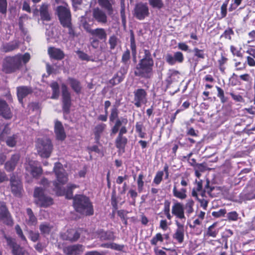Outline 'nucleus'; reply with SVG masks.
I'll return each instance as SVG.
<instances>
[{
    "label": "nucleus",
    "mask_w": 255,
    "mask_h": 255,
    "mask_svg": "<svg viewBox=\"0 0 255 255\" xmlns=\"http://www.w3.org/2000/svg\"><path fill=\"white\" fill-rule=\"evenodd\" d=\"M163 176V172L162 171H158L153 179V183L156 185H158L162 180Z\"/></svg>",
    "instance_id": "obj_49"
},
{
    "label": "nucleus",
    "mask_w": 255,
    "mask_h": 255,
    "mask_svg": "<svg viewBox=\"0 0 255 255\" xmlns=\"http://www.w3.org/2000/svg\"><path fill=\"white\" fill-rule=\"evenodd\" d=\"M35 203L40 207H47L53 204L52 199L44 193L42 188L36 187L34 192Z\"/></svg>",
    "instance_id": "obj_6"
},
{
    "label": "nucleus",
    "mask_w": 255,
    "mask_h": 255,
    "mask_svg": "<svg viewBox=\"0 0 255 255\" xmlns=\"http://www.w3.org/2000/svg\"><path fill=\"white\" fill-rule=\"evenodd\" d=\"M52 228V226L48 223H42L39 226V230L42 234H49Z\"/></svg>",
    "instance_id": "obj_36"
},
{
    "label": "nucleus",
    "mask_w": 255,
    "mask_h": 255,
    "mask_svg": "<svg viewBox=\"0 0 255 255\" xmlns=\"http://www.w3.org/2000/svg\"><path fill=\"white\" fill-rule=\"evenodd\" d=\"M149 5L153 8L161 9L164 6L162 0H148Z\"/></svg>",
    "instance_id": "obj_34"
},
{
    "label": "nucleus",
    "mask_w": 255,
    "mask_h": 255,
    "mask_svg": "<svg viewBox=\"0 0 255 255\" xmlns=\"http://www.w3.org/2000/svg\"><path fill=\"white\" fill-rule=\"evenodd\" d=\"M176 224L177 228L173 235V238L177 240L179 243H182L184 241V225L180 224L178 221L176 222Z\"/></svg>",
    "instance_id": "obj_20"
},
{
    "label": "nucleus",
    "mask_w": 255,
    "mask_h": 255,
    "mask_svg": "<svg viewBox=\"0 0 255 255\" xmlns=\"http://www.w3.org/2000/svg\"><path fill=\"white\" fill-rule=\"evenodd\" d=\"M172 214L180 219H185L184 208L183 204L176 202L172 207Z\"/></svg>",
    "instance_id": "obj_18"
},
{
    "label": "nucleus",
    "mask_w": 255,
    "mask_h": 255,
    "mask_svg": "<svg viewBox=\"0 0 255 255\" xmlns=\"http://www.w3.org/2000/svg\"><path fill=\"white\" fill-rule=\"evenodd\" d=\"M106 125L104 124H100L96 126L95 128L94 133L96 138L98 139L100 138V134L104 131Z\"/></svg>",
    "instance_id": "obj_35"
},
{
    "label": "nucleus",
    "mask_w": 255,
    "mask_h": 255,
    "mask_svg": "<svg viewBox=\"0 0 255 255\" xmlns=\"http://www.w3.org/2000/svg\"><path fill=\"white\" fill-rule=\"evenodd\" d=\"M20 156L18 154L12 155L10 159L5 163L4 168L7 171H13L19 160Z\"/></svg>",
    "instance_id": "obj_21"
},
{
    "label": "nucleus",
    "mask_w": 255,
    "mask_h": 255,
    "mask_svg": "<svg viewBox=\"0 0 255 255\" xmlns=\"http://www.w3.org/2000/svg\"><path fill=\"white\" fill-rule=\"evenodd\" d=\"M68 81L73 90L77 93H80L81 90L80 82L73 78H69Z\"/></svg>",
    "instance_id": "obj_31"
},
{
    "label": "nucleus",
    "mask_w": 255,
    "mask_h": 255,
    "mask_svg": "<svg viewBox=\"0 0 255 255\" xmlns=\"http://www.w3.org/2000/svg\"><path fill=\"white\" fill-rule=\"evenodd\" d=\"M242 0H234V3L231 4L229 8V11H232L236 9L237 7L241 4Z\"/></svg>",
    "instance_id": "obj_60"
},
{
    "label": "nucleus",
    "mask_w": 255,
    "mask_h": 255,
    "mask_svg": "<svg viewBox=\"0 0 255 255\" xmlns=\"http://www.w3.org/2000/svg\"><path fill=\"white\" fill-rule=\"evenodd\" d=\"M17 137V136L16 134L8 136L6 140L7 145L10 147L14 146L16 143Z\"/></svg>",
    "instance_id": "obj_42"
},
{
    "label": "nucleus",
    "mask_w": 255,
    "mask_h": 255,
    "mask_svg": "<svg viewBox=\"0 0 255 255\" xmlns=\"http://www.w3.org/2000/svg\"><path fill=\"white\" fill-rule=\"evenodd\" d=\"M80 235V233L79 230L69 229L66 232L62 234L61 237L64 240L74 242L79 238Z\"/></svg>",
    "instance_id": "obj_16"
},
{
    "label": "nucleus",
    "mask_w": 255,
    "mask_h": 255,
    "mask_svg": "<svg viewBox=\"0 0 255 255\" xmlns=\"http://www.w3.org/2000/svg\"><path fill=\"white\" fill-rule=\"evenodd\" d=\"M194 204V202L192 199H189L187 201L185 207H184L187 214H190L193 213L194 211L193 208Z\"/></svg>",
    "instance_id": "obj_39"
},
{
    "label": "nucleus",
    "mask_w": 255,
    "mask_h": 255,
    "mask_svg": "<svg viewBox=\"0 0 255 255\" xmlns=\"http://www.w3.org/2000/svg\"><path fill=\"white\" fill-rule=\"evenodd\" d=\"M82 246L77 245L68 246L64 249V252L67 255H77L82 251Z\"/></svg>",
    "instance_id": "obj_26"
},
{
    "label": "nucleus",
    "mask_w": 255,
    "mask_h": 255,
    "mask_svg": "<svg viewBox=\"0 0 255 255\" xmlns=\"http://www.w3.org/2000/svg\"><path fill=\"white\" fill-rule=\"evenodd\" d=\"M11 192L15 196L20 197L23 191L22 185L20 178L12 174L10 177Z\"/></svg>",
    "instance_id": "obj_10"
},
{
    "label": "nucleus",
    "mask_w": 255,
    "mask_h": 255,
    "mask_svg": "<svg viewBox=\"0 0 255 255\" xmlns=\"http://www.w3.org/2000/svg\"><path fill=\"white\" fill-rule=\"evenodd\" d=\"M5 239L7 245L12 249L13 255H23V249L15 242V240L10 237H5Z\"/></svg>",
    "instance_id": "obj_15"
},
{
    "label": "nucleus",
    "mask_w": 255,
    "mask_h": 255,
    "mask_svg": "<svg viewBox=\"0 0 255 255\" xmlns=\"http://www.w3.org/2000/svg\"><path fill=\"white\" fill-rule=\"evenodd\" d=\"M75 210L84 215H92L94 213L92 205L88 198L83 195H77L73 199Z\"/></svg>",
    "instance_id": "obj_3"
},
{
    "label": "nucleus",
    "mask_w": 255,
    "mask_h": 255,
    "mask_svg": "<svg viewBox=\"0 0 255 255\" xmlns=\"http://www.w3.org/2000/svg\"><path fill=\"white\" fill-rule=\"evenodd\" d=\"M128 142V139L124 136H118L116 139L115 144L117 148L124 149Z\"/></svg>",
    "instance_id": "obj_29"
},
{
    "label": "nucleus",
    "mask_w": 255,
    "mask_h": 255,
    "mask_svg": "<svg viewBox=\"0 0 255 255\" xmlns=\"http://www.w3.org/2000/svg\"><path fill=\"white\" fill-rule=\"evenodd\" d=\"M54 132L58 140H63L66 138V133L62 123L56 121L55 122Z\"/></svg>",
    "instance_id": "obj_19"
},
{
    "label": "nucleus",
    "mask_w": 255,
    "mask_h": 255,
    "mask_svg": "<svg viewBox=\"0 0 255 255\" xmlns=\"http://www.w3.org/2000/svg\"><path fill=\"white\" fill-rule=\"evenodd\" d=\"M0 116L3 118L9 119L12 114L9 106L5 101L0 99Z\"/></svg>",
    "instance_id": "obj_17"
},
{
    "label": "nucleus",
    "mask_w": 255,
    "mask_h": 255,
    "mask_svg": "<svg viewBox=\"0 0 255 255\" xmlns=\"http://www.w3.org/2000/svg\"><path fill=\"white\" fill-rule=\"evenodd\" d=\"M130 48L132 51V53L134 55L136 54V44L135 42V39L134 34L132 31H130Z\"/></svg>",
    "instance_id": "obj_41"
},
{
    "label": "nucleus",
    "mask_w": 255,
    "mask_h": 255,
    "mask_svg": "<svg viewBox=\"0 0 255 255\" xmlns=\"http://www.w3.org/2000/svg\"><path fill=\"white\" fill-rule=\"evenodd\" d=\"M120 13L122 23L124 25H125L126 23V17L125 14V5L123 2V0H121V9Z\"/></svg>",
    "instance_id": "obj_47"
},
{
    "label": "nucleus",
    "mask_w": 255,
    "mask_h": 255,
    "mask_svg": "<svg viewBox=\"0 0 255 255\" xmlns=\"http://www.w3.org/2000/svg\"><path fill=\"white\" fill-rule=\"evenodd\" d=\"M133 93L134 104L136 107H140L142 104H144L147 102V93L144 89H137L134 91Z\"/></svg>",
    "instance_id": "obj_12"
},
{
    "label": "nucleus",
    "mask_w": 255,
    "mask_h": 255,
    "mask_svg": "<svg viewBox=\"0 0 255 255\" xmlns=\"http://www.w3.org/2000/svg\"><path fill=\"white\" fill-rule=\"evenodd\" d=\"M56 13L61 25L67 24L71 21V14L67 6H58L56 7Z\"/></svg>",
    "instance_id": "obj_9"
},
{
    "label": "nucleus",
    "mask_w": 255,
    "mask_h": 255,
    "mask_svg": "<svg viewBox=\"0 0 255 255\" xmlns=\"http://www.w3.org/2000/svg\"><path fill=\"white\" fill-rule=\"evenodd\" d=\"M50 4L47 3H42L39 8V13L42 20L49 21L51 19L49 12Z\"/></svg>",
    "instance_id": "obj_22"
},
{
    "label": "nucleus",
    "mask_w": 255,
    "mask_h": 255,
    "mask_svg": "<svg viewBox=\"0 0 255 255\" xmlns=\"http://www.w3.org/2000/svg\"><path fill=\"white\" fill-rule=\"evenodd\" d=\"M128 122V121L127 118L121 117L120 119H118L116 120L114 126L120 128V127H121L122 125H126L127 124Z\"/></svg>",
    "instance_id": "obj_50"
},
{
    "label": "nucleus",
    "mask_w": 255,
    "mask_h": 255,
    "mask_svg": "<svg viewBox=\"0 0 255 255\" xmlns=\"http://www.w3.org/2000/svg\"><path fill=\"white\" fill-rule=\"evenodd\" d=\"M16 92L18 101L22 104L23 98L31 94L33 90L31 87L21 86L16 88Z\"/></svg>",
    "instance_id": "obj_14"
},
{
    "label": "nucleus",
    "mask_w": 255,
    "mask_h": 255,
    "mask_svg": "<svg viewBox=\"0 0 255 255\" xmlns=\"http://www.w3.org/2000/svg\"><path fill=\"white\" fill-rule=\"evenodd\" d=\"M100 6L105 9L109 15L113 13V8L112 4L109 0H97Z\"/></svg>",
    "instance_id": "obj_28"
},
{
    "label": "nucleus",
    "mask_w": 255,
    "mask_h": 255,
    "mask_svg": "<svg viewBox=\"0 0 255 255\" xmlns=\"http://www.w3.org/2000/svg\"><path fill=\"white\" fill-rule=\"evenodd\" d=\"M194 169L201 172H204L207 169V164L206 163H198L195 165Z\"/></svg>",
    "instance_id": "obj_54"
},
{
    "label": "nucleus",
    "mask_w": 255,
    "mask_h": 255,
    "mask_svg": "<svg viewBox=\"0 0 255 255\" xmlns=\"http://www.w3.org/2000/svg\"><path fill=\"white\" fill-rule=\"evenodd\" d=\"M36 146L38 154L42 157L50 156L53 149L51 140L47 138H39L36 141Z\"/></svg>",
    "instance_id": "obj_4"
},
{
    "label": "nucleus",
    "mask_w": 255,
    "mask_h": 255,
    "mask_svg": "<svg viewBox=\"0 0 255 255\" xmlns=\"http://www.w3.org/2000/svg\"><path fill=\"white\" fill-rule=\"evenodd\" d=\"M158 241L161 242L163 241V238L160 233L157 234L156 236L151 240L150 243L151 245L156 246Z\"/></svg>",
    "instance_id": "obj_46"
},
{
    "label": "nucleus",
    "mask_w": 255,
    "mask_h": 255,
    "mask_svg": "<svg viewBox=\"0 0 255 255\" xmlns=\"http://www.w3.org/2000/svg\"><path fill=\"white\" fill-rule=\"evenodd\" d=\"M118 38L115 35H112L109 37V43L110 45V49H114L117 45Z\"/></svg>",
    "instance_id": "obj_48"
},
{
    "label": "nucleus",
    "mask_w": 255,
    "mask_h": 255,
    "mask_svg": "<svg viewBox=\"0 0 255 255\" xmlns=\"http://www.w3.org/2000/svg\"><path fill=\"white\" fill-rule=\"evenodd\" d=\"M119 111L117 107L114 106L111 109V112L110 116V121L111 122H113L115 120H117L118 118Z\"/></svg>",
    "instance_id": "obj_40"
},
{
    "label": "nucleus",
    "mask_w": 255,
    "mask_h": 255,
    "mask_svg": "<svg viewBox=\"0 0 255 255\" xmlns=\"http://www.w3.org/2000/svg\"><path fill=\"white\" fill-rule=\"evenodd\" d=\"M123 79V76H120L119 74L117 73L114 75L113 78L109 81V83L112 86H115L121 83Z\"/></svg>",
    "instance_id": "obj_38"
},
{
    "label": "nucleus",
    "mask_w": 255,
    "mask_h": 255,
    "mask_svg": "<svg viewBox=\"0 0 255 255\" xmlns=\"http://www.w3.org/2000/svg\"><path fill=\"white\" fill-rule=\"evenodd\" d=\"M143 175L141 173L138 175L137 183V189L139 193L141 192L143 189V186L144 185V182L143 181Z\"/></svg>",
    "instance_id": "obj_44"
},
{
    "label": "nucleus",
    "mask_w": 255,
    "mask_h": 255,
    "mask_svg": "<svg viewBox=\"0 0 255 255\" xmlns=\"http://www.w3.org/2000/svg\"><path fill=\"white\" fill-rule=\"evenodd\" d=\"M130 59V51L127 49L125 51L122 55V62L124 64H128V61Z\"/></svg>",
    "instance_id": "obj_52"
},
{
    "label": "nucleus",
    "mask_w": 255,
    "mask_h": 255,
    "mask_svg": "<svg viewBox=\"0 0 255 255\" xmlns=\"http://www.w3.org/2000/svg\"><path fill=\"white\" fill-rule=\"evenodd\" d=\"M30 58V54L28 53L23 55L18 54L14 56L6 57L3 60L2 70L6 73L14 72L21 67L22 63L28 62Z\"/></svg>",
    "instance_id": "obj_2"
},
{
    "label": "nucleus",
    "mask_w": 255,
    "mask_h": 255,
    "mask_svg": "<svg viewBox=\"0 0 255 255\" xmlns=\"http://www.w3.org/2000/svg\"><path fill=\"white\" fill-rule=\"evenodd\" d=\"M7 0H0V12L5 15L7 12Z\"/></svg>",
    "instance_id": "obj_45"
},
{
    "label": "nucleus",
    "mask_w": 255,
    "mask_h": 255,
    "mask_svg": "<svg viewBox=\"0 0 255 255\" xmlns=\"http://www.w3.org/2000/svg\"><path fill=\"white\" fill-rule=\"evenodd\" d=\"M64 27H66L68 29V34L71 36H75V33L74 31V29L72 27L71 21L69 22V23L67 24H62V25Z\"/></svg>",
    "instance_id": "obj_55"
},
{
    "label": "nucleus",
    "mask_w": 255,
    "mask_h": 255,
    "mask_svg": "<svg viewBox=\"0 0 255 255\" xmlns=\"http://www.w3.org/2000/svg\"><path fill=\"white\" fill-rule=\"evenodd\" d=\"M54 171L57 177V180L59 183L56 181L54 182L53 185L54 186V190L58 196L66 195V197L67 199H70L72 198V189L76 187L75 185H71L68 186L66 191L63 189L60 184H64L68 181V178L65 170L63 168L62 165L57 162L55 164Z\"/></svg>",
    "instance_id": "obj_1"
},
{
    "label": "nucleus",
    "mask_w": 255,
    "mask_h": 255,
    "mask_svg": "<svg viewBox=\"0 0 255 255\" xmlns=\"http://www.w3.org/2000/svg\"><path fill=\"white\" fill-rule=\"evenodd\" d=\"M28 218L26 219L27 223L29 225H35L37 223V219L34 215L32 210L30 208L26 209Z\"/></svg>",
    "instance_id": "obj_30"
},
{
    "label": "nucleus",
    "mask_w": 255,
    "mask_h": 255,
    "mask_svg": "<svg viewBox=\"0 0 255 255\" xmlns=\"http://www.w3.org/2000/svg\"><path fill=\"white\" fill-rule=\"evenodd\" d=\"M133 16L141 20L149 15V8L146 3L139 2L135 4L133 11Z\"/></svg>",
    "instance_id": "obj_8"
},
{
    "label": "nucleus",
    "mask_w": 255,
    "mask_h": 255,
    "mask_svg": "<svg viewBox=\"0 0 255 255\" xmlns=\"http://www.w3.org/2000/svg\"><path fill=\"white\" fill-rule=\"evenodd\" d=\"M193 51L195 53V56L200 58H204V54L202 50H200L197 48H195L193 50Z\"/></svg>",
    "instance_id": "obj_64"
},
{
    "label": "nucleus",
    "mask_w": 255,
    "mask_h": 255,
    "mask_svg": "<svg viewBox=\"0 0 255 255\" xmlns=\"http://www.w3.org/2000/svg\"><path fill=\"white\" fill-rule=\"evenodd\" d=\"M90 44L92 47L95 49H97L99 47V40L94 37L91 38Z\"/></svg>",
    "instance_id": "obj_63"
},
{
    "label": "nucleus",
    "mask_w": 255,
    "mask_h": 255,
    "mask_svg": "<svg viewBox=\"0 0 255 255\" xmlns=\"http://www.w3.org/2000/svg\"><path fill=\"white\" fill-rule=\"evenodd\" d=\"M48 53L50 57L56 60H61L64 57V52L59 48L50 47L48 49Z\"/></svg>",
    "instance_id": "obj_23"
},
{
    "label": "nucleus",
    "mask_w": 255,
    "mask_h": 255,
    "mask_svg": "<svg viewBox=\"0 0 255 255\" xmlns=\"http://www.w3.org/2000/svg\"><path fill=\"white\" fill-rule=\"evenodd\" d=\"M24 168L26 175H30L34 178L37 177L42 174V169L38 165V162L29 158H26L24 163Z\"/></svg>",
    "instance_id": "obj_7"
},
{
    "label": "nucleus",
    "mask_w": 255,
    "mask_h": 255,
    "mask_svg": "<svg viewBox=\"0 0 255 255\" xmlns=\"http://www.w3.org/2000/svg\"><path fill=\"white\" fill-rule=\"evenodd\" d=\"M186 189L184 188H182L180 191H178L175 186H174L173 189V195L180 199H184L186 198Z\"/></svg>",
    "instance_id": "obj_32"
},
{
    "label": "nucleus",
    "mask_w": 255,
    "mask_h": 255,
    "mask_svg": "<svg viewBox=\"0 0 255 255\" xmlns=\"http://www.w3.org/2000/svg\"><path fill=\"white\" fill-rule=\"evenodd\" d=\"M39 237L40 235L38 232H34L32 231H30L29 232V238L33 242H35L38 241Z\"/></svg>",
    "instance_id": "obj_51"
},
{
    "label": "nucleus",
    "mask_w": 255,
    "mask_h": 255,
    "mask_svg": "<svg viewBox=\"0 0 255 255\" xmlns=\"http://www.w3.org/2000/svg\"><path fill=\"white\" fill-rule=\"evenodd\" d=\"M50 87L52 89V99H57L59 95V85L56 82H52Z\"/></svg>",
    "instance_id": "obj_33"
},
{
    "label": "nucleus",
    "mask_w": 255,
    "mask_h": 255,
    "mask_svg": "<svg viewBox=\"0 0 255 255\" xmlns=\"http://www.w3.org/2000/svg\"><path fill=\"white\" fill-rule=\"evenodd\" d=\"M18 47L17 43H8L3 46V48L5 52L12 51Z\"/></svg>",
    "instance_id": "obj_43"
},
{
    "label": "nucleus",
    "mask_w": 255,
    "mask_h": 255,
    "mask_svg": "<svg viewBox=\"0 0 255 255\" xmlns=\"http://www.w3.org/2000/svg\"><path fill=\"white\" fill-rule=\"evenodd\" d=\"M82 26L88 33L91 34L93 29L91 28V25L87 22V21L86 20L82 21Z\"/></svg>",
    "instance_id": "obj_61"
},
{
    "label": "nucleus",
    "mask_w": 255,
    "mask_h": 255,
    "mask_svg": "<svg viewBox=\"0 0 255 255\" xmlns=\"http://www.w3.org/2000/svg\"><path fill=\"white\" fill-rule=\"evenodd\" d=\"M92 16L97 22L105 24L107 22V16L106 12L99 7H95L92 9Z\"/></svg>",
    "instance_id": "obj_13"
},
{
    "label": "nucleus",
    "mask_w": 255,
    "mask_h": 255,
    "mask_svg": "<svg viewBox=\"0 0 255 255\" xmlns=\"http://www.w3.org/2000/svg\"><path fill=\"white\" fill-rule=\"evenodd\" d=\"M229 0H226L222 5L221 7V14L222 17H224L227 14V7L228 5Z\"/></svg>",
    "instance_id": "obj_58"
},
{
    "label": "nucleus",
    "mask_w": 255,
    "mask_h": 255,
    "mask_svg": "<svg viewBox=\"0 0 255 255\" xmlns=\"http://www.w3.org/2000/svg\"><path fill=\"white\" fill-rule=\"evenodd\" d=\"M91 35L93 36L94 38L103 41H106L107 38L106 31L103 28H97L93 29Z\"/></svg>",
    "instance_id": "obj_24"
},
{
    "label": "nucleus",
    "mask_w": 255,
    "mask_h": 255,
    "mask_svg": "<svg viewBox=\"0 0 255 255\" xmlns=\"http://www.w3.org/2000/svg\"><path fill=\"white\" fill-rule=\"evenodd\" d=\"M15 229L17 234L21 238V239L25 242H26L27 241L25 237L24 236L22 231L21 229L20 226L19 225H17L15 227Z\"/></svg>",
    "instance_id": "obj_56"
},
{
    "label": "nucleus",
    "mask_w": 255,
    "mask_h": 255,
    "mask_svg": "<svg viewBox=\"0 0 255 255\" xmlns=\"http://www.w3.org/2000/svg\"><path fill=\"white\" fill-rule=\"evenodd\" d=\"M62 109L64 112L68 113L71 107V97L70 94L68 91L67 87L65 84L62 85Z\"/></svg>",
    "instance_id": "obj_11"
},
{
    "label": "nucleus",
    "mask_w": 255,
    "mask_h": 255,
    "mask_svg": "<svg viewBox=\"0 0 255 255\" xmlns=\"http://www.w3.org/2000/svg\"><path fill=\"white\" fill-rule=\"evenodd\" d=\"M153 66V60L140 59L135 68L134 74L136 76L148 77L149 74L152 72Z\"/></svg>",
    "instance_id": "obj_5"
},
{
    "label": "nucleus",
    "mask_w": 255,
    "mask_h": 255,
    "mask_svg": "<svg viewBox=\"0 0 255 255\" xmlns=\"http://www.w3.org/2000/svg\"><path fill=\"white\" fill-rule=\"evenodd\" d=\"M98 237L102 241H113L115 239L114 232L110 231H100L98 233Z\"/></svg>",
    "instance_id": "obj_27"
},
{
    "label": "nucleus",
    "mask_w": 255,
    "mask_h": 255,
    "mask_svg": "<svg viewBox=\"0 0 255 255\" xmlns=\"http://www.w3.org/2000/svg\"><path fill=\"white\" fill-rule=\"evenodd\" d=\"M128 69V64H124L123 66H122L120 70L117 72L120 76H123L124 78L125 74H127Z\"/></svg>",
    "instance_id": "obj_53"
},
{
    "label": "nucleus",
    "mask_w": 255,
    "mask_h": 255,
    "mask_svg": "<svg viewBox=\"0 0 255 255\" xmlns=\"http://www.w3.org/2000/svg\"><path fill=\"white\" fill-rule=\"evenodd\" d=\"M124 248V245H119L115 243H111V249L118 251H122Z\"/></svg>",
    "instance_id": "obj_62"
},
{
    "label": "nucleus",
    "mask_w": 255,
    "mask_h": 255,
    "mask_svg": "<svg viewBox=\"0 0 255 255\" xmlns=\"http://www.w3.org/2000/svg\"><path fill=\"white\" fill-rule=\"evenodd\" d=\"M175 62L182 63L184 60L183 54L181 52H176L174 54Z\"/></svg>",
    "instance_id": "obj_57"
},
{
    "label": "nucleus",
    "mask_w": 255,
    "mask_h": 255,
    "mask_svg": "<svg viewBox=\"0 0 255 255\" xmlns=\"http://www.w3.org/2000/svg\"><path fill=\"white\" fill-rule=\"evenodd\" d=\"M165 60L166 62L170 65H173L176 63L174 57L170 54H167L165 56Z\"/></svg>",
    "instance_id": "obj_59"
},
{
    "label": "nucleus",
    "mask_w": 255,
    "mask_h": 255,
    "mask_svg": "<svg viewBox=\"0 0 255 255\" xmlns=\"http://www.w3.org/2000/svg\"><path fill=\"white\" fill-rule=\"evenodd\" d=\"M0 219L7 220L6 224L9 225L12 224V221L10 218L7 210L3 203H0Z\"/></svg>",
    "instance_id": "obj_25"
},
{
    "label": "nucleus",
    "mask_w": 255,
    "mask_h": 255,
    "mask_svg": "<svg viewBox=\"0 0 255 255\" xmlns=\"http://www.w3.org/2000/svg\"><path fill=\"white\" fill-rule=\"evenodd\" d=\"M217 224L214 223L213 225L210 226L208 229L207 232V235L210 237H212L213 238H215L217 236V235L218 233V230H216L215 229V227L216 226Z\"/></svg>",
    "instance_id": "obj_37"
}]
</instances>
